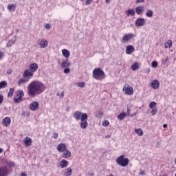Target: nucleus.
<instances>
[{"label":"nucleus","mask_w":176,"mask_h":176,"mask_svg":"<svg viewBox=\"0 0 176 176\" xmlns=\"http://www.w3.org/2000/svg\"><path fill=\"white\" fill-rule=\"evenodd\" d=\"M45 91V85L43 83L34 80L28 86V93L32 97H34L35 95L41 94Z\"/></svg>","instance_id":"f257e3e1"},{"label":"nucleus","mask_w":176,"mask_h":176,"mask_svg":"<svg viewBox=\"0 0 176 176\" xmlns=\"http://www.w3.org/2000/svg\"><path fill=\"white\" fill-rule=\"evenodd\" d=\"M116 163L121 167H127L130 160L127 157H124V155H122L116 159Z\"/></svg>","instance_id":"f03ea898"},{"label":"nucleus","mask_w":176,"mask_h":176,"mask_svg":"<svg viewBox=\"0 0 176 176\" xmlns=\"http://www.w3.org/2000/svg\"><path fill=\"white\" fill-rule=\"evenodd\" d=\"M101 76H105V73L104 72V70H102L101 68H96L93 71V78L94 79H100Z\"/></svg>","instance_id":"7ed1b4c3"},{"label":"nucleus","mask_w":176,"mask_h":176,"mask_svg":"<svg viewBox=\"0 0 176 176\" xmlns=\"http://www.w3.org/2000/svg\"><path fill=\"white\" fill-rule=\"evenodd\" d=\"M88 118L89 116H87V113H83L81 118V122L80 123V126L82 129H87L89 126V123H87Z\"/></svg>","instance_id":"20e7f679"},{"label":"nucleus","mask_w":176,"mask_h":176,"mask_svg":"<svg viewBox=\"0 0 176 176\" xmlns=\"http://www.w3.org/2000/svg\"><path fill=\"white\" fill-rule=\"evenodd\" d=\"M135 38V34L133 33L126 34L122 37L121 42L122 43H124L126 42H129V41H131V39H134Z\"/></svg>","instance_id":"39448f33"},{"label":"nucleus","mask_w":176,"mask_h":176,"mask_svg":"<svg viewBox=\"0 0 176 176\" xmlns=\"http://www.w3.org/2000/svg\"><path fill=\"white\" fill-rule=\"evenodd\" d=\"M9 175V169L8 167L3 166L0 167V176H8Z\"/></svg>","instance_id":"423d86ee"},{"label":"nucleus","mask_w":176,"mask_h":176,"mask_svg":"<svg viewBox=\"0 0 176 176\" xmlns=\"http://www.w3.org/2000/svg\"><path fill=\"white\" fill-rule=\"evenodd\" d=\"M135 24L136 27H142V25H145V19L144 18H138Z\"/></svg>","instance_id":"0eeeda50"},{"label":"nucleus","mask_w":176,"mask_h":176,"mask_svg":"<svg viewBox=\"0 0 176 176\" xmlns=\"http://www.w3.org/2000/svg\"><path fill=\"white\" fill-rule=\"evenodd\" d=\"M34 76V72H30V70L26 69L23 73V78H25L26 79H31Z\"/></svg>","instance_id":"6e6552de"},{"label":"nucleus","mask_w":176,"mask_h":176,"mask_svg":"<svg viewBox=\"0 0 176 176\" xmlns=\"http://www.w3.org/2000/svg\"><path fill=\"white\" fill-rule=\"evenodd\" d=\"M10 123H12V120L9 117H6L2 120V124L4 125L5 127L10 126Z\"/></svg>","instance_id":"1a4fd4ad"},{"label":"nucleus","mask_w":176,"mask_h":176,"mask_svg":"<svg viewBox=\"0 0 176 176\" xmlns=\"http://www.w3.org/2000/svg\"><path fill=\"white\" fill-rule=\"evenodd\" d=\"M56 149L59 152L63 153V152H64V151L67 150V146L65 145V143H60L57 146Z\"/></svg>","instance_id":"9d476101"},{"label":"nucleus","mask_w":176,"mask_h":176,"mask_svg":"<svg viewBox=\"0 0 176 176\" xmlns=\"http://www.w3.org/2000/svg\"><path fill=\"white\" fill-rule=\"evenodd\" d=\"M31 111H37L39 108V103L38 102H33L30 104Z\"/></svg>","instance_id":"9b49d317"},{"label":"nucleus","mask_w":176,"mask_h":176,"mask_svg":"<svg viewBox=\"0 0 176 176\" xmlns=\"http://www.w3.org/2000/svg\"><path fill=\"white\" fill-rule=\"evenodd\" d=\"M38 64L32 63L30 64L29 69L31 72H36V71H38Z\"/></svg>","instance_id":"f8f14e48"},{"label":"nucleus","mask_w":176,"mask_h":176,"mask_svg":"<svg viewBox=\"0 0 176 176\" xmlns=\"http://www.w3.org/2000/svg\"><path fill=\"white\" fill-rule=\"evenodd\" d=\"M38 45L41 49H45V47H47V41L42 38L41 41L38 43Z\"/></svg>","instance_id":"ddd939ff"},{"label":"nucleus","mask_w":176,"mask_h":176,"mask_svg":"<svg viewBox=\"0 0 176 176\" xmlns=\"http://www.w3.org/2000/svg\"><path fill=\"white\" fill-rule=\"evenodd\" d=\"M82 116H83V113L80 111H76L74 113V118L76 120H80L82 119Z\"/></svg>","instance_id":"4468645a"},{"label":"nucleus","mask_w":176,"mask_h":176,"mask_svg":"<svg viewBox=\"0 0 176 176\" xmlns=\"http://www.w3.org/2000/svg\"><path fill=\"white\" fill-rule=\"evenodd\" d=\"M24 144L26 146H31L32 145V139L30 137H26L24 139Z\"/></svg>","instance_id":"2eb2a0df"},{"label":"nucleus","mask_w":176,"mask_h":176,"mask_svg":"<svg viewBox=\"0 0 176 176\" xmlns=\"http://www.w3.org/2000/svg\"><path fill=\"white\" fill-rule=\"evenodd\" d=\"M71 65V63L68 60V59H66L65 60H63V63L60 65L61 68H69Z\"/></svg>","instance_id":"dca6fc26"},{"label":"nucleus","mask_w":176,"mask_h":176,"mask_svg":"<svg viewBox=\"0 0 176 176\" xmlns=\"http://www.w3.org/2000/svg\"><path fill=\"white\" fill-rule=\"evenodd\" d=\"M160 86V82H159V80H154L152 81L151 82V87H153V89H159V87Z\"/></svg>","instance_id":"f3484780"},{"label":"nucleus","mask_w":176,"mask_h":176,"mask_svg":"<svg viewBox=\"0 0 176 176\" xmlns=\"http://www.w3.org/2000/svg\"><path fill=\"white\" fill-rule=\"evenodd\" d=\"M135 50V48H134V46L133 45H128L126 49V54H131Z\"/></svg>","instance_id":"a211bd4d"},{"label":"nucleus","mask_w":176,"mask_h":176,"mask_svg":"<svg viewBox=\"0 0 176 176\" xmlns=\"http://www.w3.org/2000/svg\"><path fill=\"white\" fill-rule=\"evenodd\" d=\"M70 156H71V151L66 148V150L63 151L62 157L64 159H69Z\"/></svg>","instance_id":"6ab92c4d"},{"label":"nucleus","mask_w":176,"mask_h":176,"mask_svg":"<svg viewBox=\"0 0 176 176\" xmlns=\"http://www.w3.org/2000/svg\"><path fill=\"white\" fill-rule=\"evenodd\" d=\"M135 12L139 16L144 13V6H138V7L135 8Z\"/></svg>","instance_id":"aec40b11"},{"label":"nucleus","mask_w":176,"mask_h":176,"mask_svg":"<svg viewBox=\"0 0 176 176\" xmlns=\"http://www.w3.org/2000/svg\"><path fill=\"white\" fill-rule=\"evenodd\" d=\"M125 93L128 94V96H133V94H134V89H133L131 87H128L125 88Z\"/></svg>","instance_id":"412c9836"},{"label":"nucleus","mask_w":176,"mask_h":176,"mask_svg":"<svg viewBox=\"0 0 176 176\" xmlns=\"http://www.w3.org/2000/svg\"><path fill=\"white\" fill-rule=\"evenodd\" d=\"M60 168H67L68 167V161L66 160H62L60 162Z\"/></svg>","instance_id":"4be33fe9"},{"label":"nucleus","mask_w":176,"mask_h":176,"mask_svg":"<svg viewBox=\"0 0 176 176\" xmlns=\"http://www.w3.org/2000/svg\"><path fill=\"white\" fill-rule=\"evenodd\" d=\"M16 8H17V6H16V4H9L7 6V8L9 10V12H14L16 10Z\"/></svg>","instance_id":"5701e85b"},{"label":"nucleus","mask_w":176,"mask_h":176,"mask_svg":"<svg viewBox=\"0 0 176 176\" xmlns=\"http://www.w3.org/2000/svg\"><path fill=\"white\" fill-rule=\"evenodd\" d=\"M126 13L128 17L129 16H135V10H134V9H129L126 10Z\"/></svg>","instance_id":"b1692460"},{"label":"nucleus","mask_w":176,"mask_h":176,"mask_svg":"<svg viewBox=\"0 0 176 176\" xmlns=\"http://www.w3.org/2000/svg\"><path fill=\"white\" fill-rule=\"evenodd\" d=\"M62 54L64 56V57H65L66 58H68V57H69L70 56V53L69 51H68V50L67 49H63L62 50Z\"/></svg>","instance_id":"393cba45"},{"label":"nucleus","mask_w":176,"mask_h":176,"mask_svg":"<svg viewBox=\"0 0 176 176\" xmlns=\"http://www.w3.org/2000/svg\"><path fill=\"white\" fill-rule=\"evenodd\" d=\"M8 86V82H6V80H3L0 82V90H1V89H5V87H7Z\"/></svg>","instance_id":"a878e982"},{"label":"nucleus","mask_w":176,"mask_h":176,"mask_svg":"<svg viewBox=\"0 0 176 176\" xmlns=\"http://www.w3.org/2000/svg\"><path fill=\"white\" fill-rule=\"evenodd\" d=\"M65 176H72V169L71 168H67L65 170Z\"/></svg>","instance_id":"bb28decb"},{"label":"nucleus","mask_w":176,"mask_h":176,"mask_svg":"<svg viewBox=\"0 0 176 176\" xmlns=\"http://www.w3.org/2000/svg\"><path fill=\"white\" fill-rule=\"evenodd\" d=\"M126 116H127V115L126 114V113L122 112L121 113H120L117 118L118 119H119V120H123V119H124V118H126Z\"/></svg>","instance_id":"cd10ccee"},{"label":"nucleus","mask_w":176,"mask_h":176,"mask_svg":"<svg viewBox=\"0 0 176 176\" xmlns=\"http://www.w3.org/2000/svg\"><path fill=\"white\" fill-rule=\"evenodd\" d=\"M28 78H21L19 80L18 82V85L19 86H21V85H23V83H27V82H28Z\"/></svg>","instance_id":"c85d7f7f"},{"label":"nucleus","mask_w":176,"mask_h":176,"mask_svg":"<svg viewBox=\"0 0 176 176\" xmlns=\"http://www.w3.org/2000/svg\"><path fill=\"white\" fill-rule=\"evenodd\" d=\"M131 68L133 71H137L138 68H140V65H138V63H135L131 65Z\"/></svg>","instance_id":"c756f323"},{"label":"nucleus","mask_w":176,"mask_h":176,"mask_svg":"<svg viewBox=\"0 0 176 176\" xmlns=\"http://www.w3.org/2000/svg\"><path fill=\"white\" fill-rule=\"evenodd\" d=\"M135 133L139 136L144 135V131H142V129H138L135 130Z\"/></svg>","instance_id":"7c9ffc66"},{"label":"nucleus","mask_w":176,"mask_h":176,"mask_svg":"<svg viewBox=\"0 0 176 176\" xmlns=\"http://www.w3.org/2000/svg\"><path fill=\"white\" fill-rule=\"evenodd\" d=\"M146 17H153V11L151 10H148L146 12Z\"/></svg>","instance_id":"2f4dec72"},{"label":"nucleus","mask_w":176,"mask_h":176,"mask_svg":"<svg viewBox=\"0 0 176 176\" xmlns=\"http://www.w3.org/2000/svg\"><path fill=\"white\" fill-rule=\"evenodd\" d=\"M16 96L20 98H23V97H24V91L19 90L16 93Z\"/></svg>","instance_id":"473e14b6"},{"label":"nucleus","mask_w":176,"mask_h":176,"mask_svg":"<svg viewBox=\"0 0 176 176\" xmlns=\"http://www.w3.org/2000/svg\"><path fill=\"white\" fill-rule=\"evenodd\" d=\"M173 46V41L171 40H168L166 44H165V49H167L168 47H171Z\"/></svg>","instance_id":"72a5a7b5"},{"label":"nucleus","mask_w":176,"mask_h":176,"mask_svg":"<svg viewBox=\"0 0 176 176\" xmlns=\"http://www.w3.org/2000/svg\"><path fill=\"white\" fill-rule=\"evenodd\" d=\"M14 93V88H10L8 94V97H13Z\"/></svg>","instance_id":"f704fd0d"},{"label":"nucleus","mask_w":176,"mask_h":176,"mask_svg":"<svg viewBox=\"0 0 176 176\" xmlns=\"http://www.w3.org/2000/svg\"><path fill=\"white\" fill-rule=\"evenodd\" d=\"M156 105H157L156 102L153 101V102H150L149 107L151 108V109H153L156 108Z\"/></svg>","instance_id":"c9c22d12"},{"label":"nucleus","mask_w":176,"mask_h":176,"mask_svg":"<svg viewBox=\"0 0 176 176\" xmlns=\"http://www.w3.org/2000/svg\"><path fill=\"white\" fill-rule=\"evenodd\" d=\"M102 115H104V113H102L101 110L96 111V118H101Z\"/></svg>","instance_id":"e433bc0d"},{"label":"nucleus","mask_w":176,"mask_h":176,"mask_svg":"<svg viewBox=\"0 0 176 176\" xmlns=\"http://www.w3.org/2000/svg\"><path fill=\"white\" fill-rule=\"evenodd\" d=\"M85 82H78V83L76 84V87H77L83 88V87H85Z\"/></svg>","instance_id":"4c0bfd02"},{"label":"nucleus","mask_w":176,"mask_h":176,"mask_svg":"<svg viewBox=\"0 0 176 176\" xmlns=\"http://www.w3.org/2000/svg\"><path fill=\"white\" fill-rule=\"evenodd\" d=\"M23 100V98H14V102H16V104H19V102H20L21 100Z\"/></svg>","instance_id":"58836bf2"},{"label":"nucleus","mask_w":176,"mask_h":176,"mask_svg":"<svg viewBox=\"0 0 176 176\" xmlns=\"http://www.w3.org/2000/svg\"><path fill=\"white\" fill-rule=\"evenodd\" d=\"M14 44V41L10 40V41H9L8 43L7 44V47H11V46H13Z\"/></svg>","instance_id":"ea45409f"},{"label":"nucleus","mask_w":176,"mask_h":176,"mask_svg":"<svg viewBox=\"0 0 176 176\" xmlns=\"http://www.w3.org/2000/svg\"><path fill=\"white\" fill-rule=\"evenodd\" d=\"M156 113H157V108L153 109L151 111L152 116L156 115Z\"/></svg>","instance_id":"a19ab883"},{"label":"nucleus","mask_w":176,"mask_h":176,"mask_svg":"<svg viewBox=\"0 0 176 176\" xmlns=\"http://www.w3.org/2000/svg\"><path fill=\"white\" fill-rule=\"evenodd\" d=\"M63 72L64 74H69V72H71V69L68 67H65Z\"/></svg>","instance_id":"79ce46f5"},{"label":"nucleus","mask_w":176,"mask_h":176,"mask_svg":"<svg viewBox=\"0 0 176 176\" xmlns=\"http://www.w3.org/2000/svg\"><path fill=\"white\" fill-rule=\"evenodd\" d=\"M151 65L153 68H157V61H153L151 63Z\"/></svg>","instance_id":"37998d69"},{"label":"nucleus","mask_w":176,"mask_h":176,"mask_svg":"<svg viewBox=\"0 0 176 176\" xmlns=\"http://www.w3.org/2000/svg\"><path fill=\"white\" fill-rule=\"evenodd\" d=\"M102 126H109V120H105V121L102 123Z\"/></svg>","instance_id":"c03bdc74"},{"label":"nucleus","mask_w":176,"mask_h":176,"mask_svg":"<svg viewBox=\"0 0 176 176\" xmlns=\"http://www.w3.org/2000/svg\"><path fill=\"white\" fill-rule=\"evenodd\" d=\"M45 28H46V30H50V28H52V25H50V23H47L45 25Z\"/></svg>","instance_id":"a18cd8bd"},{"label":"nucleus","mask_w":176,"mask_h":176,"mask_svg":"<svg viewBox=\"0 0 176 176\" xmlns=\"http://www.w3.org/2000/svg\"><path fill=\"white\" fill-rule=\"evenodd\" d=\"M3 102V95L0 94V105Z\"/></svg>","instance_id":"49530a36"},{"label":"nucleus","mask_w":176,"mask_h":176,"mask_svg":"<svg viewBox=\"0 0 176 176\" xmlns=\"http://www.w3.org/2000/svg\"><path fill=\"white\" fill-rule=\"evenodd\" d=\"M93 2V0H86L85 1V5H90Z\"/></svg>","instance_id":"de8ad7c7"},{"label":"nucleus","mask_w":176,"mask_h":176,"mask_svg":"<svg viewBox=\"0 0 176 176\" xmlns=\"http://www.w3.org/2000/svg\"><path fill=\"white\" fill-rule=\"evenodd\" d=\"M53 135H54V138L56 140L57 138H58V133H57L56 132H54L53 133Z\"/></svg>","instance_id":"09e8293b"},{"label":"nucleus","mask_w":176,"mask_h":176,"mask_svg":"<svg viewBox=\"0 0 176 176\" xmlns=\"http://www.w3.org/2000/svg\"><path fill=\"white\" fill-rule=\"evenodd\" d=\"M139 175H145V170H140Z\"/></svg>","instance_id":"8fccbe9b"},{"label":"nucleus","mask_w":176,"mask_h":176,"mask_svg":"<svg viewBox=\"0 0 176 176\" xmlns=\"http://www.w3.org/2000/svg\"><path fill=\"white\" fill-rule=\"evenodd\" d=\"M12 72H13V71L12 70V69H8V70L7 71V74L8 75H10V74H12Z\"/></svg>","instance_id":"3c124183"},{"label":"nucleus","mask_w":176,"mask_h":176,"mask_svg":"<svg viewBox=\"0 0 176 176\" xmlns=\"http://www.w3.org/2000/svg\"><path fill=\"white\" fill-rule=\"evenodd\" d=\"M137 3H142V2H145V0H136Z\"/></svg>","instance_id":"603ef678"},{"label":"nucleus","mask_w":176,"mask_h":176,"mask_svg":"<svg viewBox=\"0 0 176 176\" xmlns=\"http://www.w3.org/2000/svg\"><path fill=\"white\" fill-rule=\"evenodd\" d=\"M167 61H168V58H166V60H163L162 63H163V64H166V63H167Z\"/></svg>","instance_id":"864d4df0"},{"label":"nucleus","mask_w":176,"mask_h":176,"mask_svg":"<svg viewBox=\"0 0 176 176\" xmlns=\"http://www.w3.org/2000/svg\"><path fill=\"white\" fill-rule=\"evenodd\" d=\"M3 56V52H0V60L2 59V57Z\"/></svg>","instance_id":"5fc2aeb1"},{"label":"nucleus","mask_w":176,"mask_h":176,"mask_svg":"<svg viewBox=\"0 0 176 176\" xmlns=\"http://www.w3.org/2000/svg\"><path fill=\"white\" fill-rule=\"evenodd\" d=\"M60 96H61L62 98H64V91L60 92Z\"/></svg>","instance_id":"6e6d98bb"},{"label":"nucleus","mask_w":176,"mask_h":176,"mask_svg":"<svg viewBox=\"0 0 176 176\" xmlns=\"http://www.w3.org/2000/svg\"><path fill=\"white\" fill-rule=\"evenodd\" d=\"M163 127L164 129H167V124H164Z\"/></svg>","instance_id":"4d7b16f0"},{"label":"nucleus","mask_w":176,"mask_h":176,"mask_svg":"<svg viewBox=\"0 0 176 176\" xmlns=\"http://www.w3.org/2000/svg\"><path fill=\"white\" fill-rule=\"evenodd\" d=\"M105 138H111V135H107L105 136Z\"/></svg>","instance_id":"13d9d810"},{"label":"nucleus","mask_w":176,"mask_h":176,"mask_svg":"<svg viewBox=\"0 0 176 176\" xmlns=\"http://www.w3.org/2000/svg\"><path fill=\"white\" fill-rule=\"evenodd\" d=\"M3 152V148H0V153H2Z\"/></svg>","instance_id":"bf43d9fd"},{"label":"nucleus","mask_w":176,"mask_h":176,"mask_svg":"<svg viewBox=\"0 0 176 176\" xmlns=\"http://www.w3.org/2000/svg\"><path fill=\"white\" fill-rule=\"evenodd\" d=\"M21 176H27V175H25L24 173H21Z\"/></svg>","instance_id":"052dcab7"},{"label":"nucleus","mask_w":176,"mask_h":176,"mask_svg":"<svg viewBox=\"0 0 176 176\" xmlns=\"http://www.w3.org/2000/svg\"><path fill=\"white\" fill-rule=\"evenodd\" d=\"M110 0H105L106 3H109Z\"/></svg>","instance_id":"680f3d73"},{"label":"nucleus","mask_w":176,"mask_h":176,"mask_svg":"<svg viewBox=\"0 0 176 176\" xmlns=\"http://www.w3.org/2000/svg\"><path fill=\"white\" fill-rule=\"evenodd\" d=\"M127 112L128 113H130V109L127 108Z\"/></svg>","instance_id":"e2e57ef3"},{"label":"nucleus","mask_w":176,"mask_h":176,"mask_svg":"<svg viewBox=\"0 0 176 176\" xmlns=\"http://www.w3.org/2000/svg\"><path fill=\"white\" fill-rule=\"evenodd\" d=\"M160 176H162V175H160ZM162 176H168V175H167V174H164V175H162Z\"/></svg>","instance_id":"0e129e2a"},{"label":"nucleus","mask_w":176,"mask_h":176,"mask_svg":"<svg viewBox=\"0 0 176 176\" xmlns=\"http://www.w3.org/2000/svg\"><path fill=\"white\" fill-rule=\"evenodd\" d=\"M49 162V160H46V162L47 163Z\"/></svg>","instance_id":"69168bd1"},{"label":"nucleus","mask_w":176,"mask_h":176,"mask_svg":"<svg viewBox=\"0 0 176 176\" xmlns=\"http://www.w3.org/2000/svg\"><path fill=\"white\" fill-rule=\"evenodd\" d=\"M91 175L93 176V175H94V174L91 173Z\"/></svg>","instance_id":"338daca9"},{"label":"nucleus","mask_w":176,"mask_h":176,"mask_svg":"<svg viewBox=\"0 0 176 176\" xmlns=\"http://www.w3.org/2000/svg\"><path fill=\"white\" fill-rule=\"evenodd\" d=\"M175 176H176V173H175Z\"/></svg>","instance_id":"774afa93"}]
</instances>
